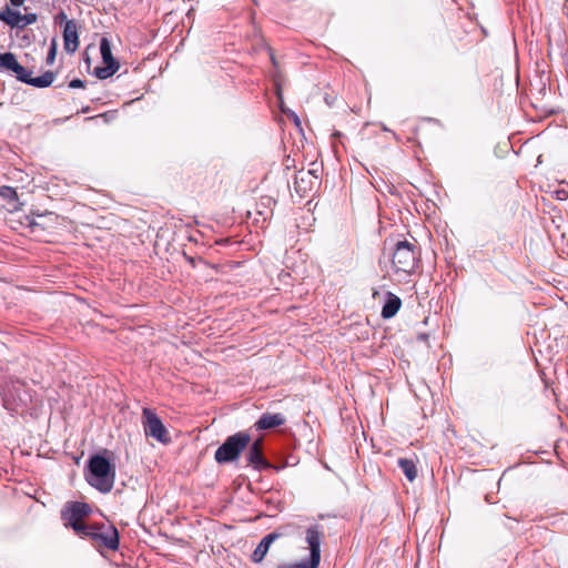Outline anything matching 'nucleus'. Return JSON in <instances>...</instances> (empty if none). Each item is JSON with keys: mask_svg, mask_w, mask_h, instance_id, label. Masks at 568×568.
I'll return each instance as SVG.
<instances>
[{"mask_svg": "<svg viewBox=\"0 0 568 568\" xmlns=\"http://www.w3.org/2000/svg\"><path fill=\"white\" fill-rule=\"evenodd\" d=\"M90 485L101 493H110L114 485L115 470L108 458L94 455L89 460Z\"/></svg>", "mask_w": 568, "mask_h": 568, "instance_id": "obj_1", "label": "nucleus"}, {"mask_svg": "<svg viewBox=\"0 0 568 568\" xmlns=\"http://www.w3.org/2000/svg\"><path fill=\"white\" fill-rule=\"evenodd\" d=\"M91 513L92 509L87 503L68 501L61 510V519L65 527H71L78 536H81L90 526L84 523V519Z\"/></svg>", "mask_w": 568, "mask_h": 568, "instance_id": "obj_2", "label": "nucleus"}, {"mask_svg": "<svg viewBox=\"0 0 568 568\" xmlns=\"http://www.w3.org/2000/svg\"><path fill=\"white\" fill-rule=\"evenodd\" d=\"M80 537L90 539L92 545L98 549L106 548L109 550H116L119 548V531L112 525L92 524Z\"/></svg>", "mask_w": 568, "mask_h": 568, "instance_id": "obj_3", "label": "nucleus"}, {"mask_svg": "<svg viewBox=\"0 0 568 568\" xmlns=\"http://www.w3.org/2000/svg\"><path fill=\"white\" fill-rule=\"evenodd\" d=\"M251 443V436L247 433L239 432L229 436L225 442L216 449L214 458L219 464H225L239 458L241 453Z\"/></svg>", "mask_w": 568, "mask_h": 568, "instance_id": "obj_4", "label": "nucleus"}, {"mask_svg": "<svg viewBox=\"0 0 568 568\" xmlns=\"http://www.w3.org/2000/svg\"><path fill=\"white\" fill-rule=\"evenodd\" d=\"M324 532L317 525L311 526L306 530V541L311 551L310 559L301 562H290L278 566V568H317L321 561V544Z\"/></svg>", "mask_w": 568, "mask_h": 568, "instance_id": "obj_5", "label": "nucleus"}, {"mask_svg": "<svg viewBox=\"0 0 568 568\" xmlns=\"http://www.w3.org/2000/svg\"><path fill=\"white\" fill-rule=\"evenodd\" d=\"M416 241H398L393 251V267L396 272L410 273L417 263L418 252Z\"/></svg>", "mask_w": 568, "mask_h": 568, "instance_id": "obj_6", "label": "nucleus"}, {"mask_svg": "<svg viewBox=\"0 0 568 568\" xmlns=\"http://www.w3.org/2000/svg\"><path fill=\"white\" fill-rule=\"evenodd\" d=\"M142 426L146 437H152L156 442L168 445L171 443V436L161 418L151 408L144 407L142 410Z\"/></svg>", "mask_w": 568, "mask_h": 568, "instance_id": "obj_7", "label": "nucleus"}, {"mask_svg": "<svg viewBox=\"0 0 568 568\" xmlns=\"http://www.w3.org/2000/svg\"><path fill=\"white\" fill-rule=\"evenodd\" d=\"M61 225V216L53 212L37 214L33 216L29 224L31 233L39 237H47L58 234Z\"/></svg>", "mask_w": 568, "mask_h": 568, "instance_id": "obj_8", "label": "nucleus"}, {"mask_svg": "<svg viewBox=\"0 0 568 568\" xmlns=\"http://www.w3.org/2000/svg\"><path fill=\"white\" fill-rule=\"evenodd\" d=\"M100 52L104 67H98L94 70L97 78L104 80L112 77L120 68L119 62L113 58L110 41L102 38L100 41Z\"/></svg>", "mask_w": 568, "mask_h": 568, "instance_id": "obj_9", "label": "nucleus"}, {"mask_svg": "<svg viewBox=\"0 0 568 568\" xmlns=\"http://www.w3.org/2000/svg\"><path fill=\"white\" fill-rule=\"evenodd\" d=\"M78 24L74 20H67L63 29L64 50L74 53L79 48Z\"/></svg>", "mask_w": 568, "mask_h": 568, "instance_id": "obj_10", "label": "nucleus"}, {"mask_svg": "<svg viewBox=\"0 0 568 568\" xmlns=\"http://www.w3.org/2000/svg\"><path fill=\"white\" fill-rule=\"evenodd\" d=\"M247 462L255 469H266L271 467V464L265 459L262 450V439L255 440L247 453Z\"/></svg>", "mask_w": 568, "mask_h": 568, "instance_id": "obj_11", "label": "nucleus"}, {"mask_svg": "<svg viewBox=\"0 0 568 568\" xmlns=\"http://www.w3.org/2000/svg\"><path fill=\"white\" fill-rule=\"evenodd\" d=\"M54 78L55 74L51 71H47L42 75L33 78L31 71L24 68V72L18 77V80L36 88H47L54 81Z\"/></svg>", "mask_w": 568, "mask_h": 568, "instance_id": "obj_12", "label": "nucleus"}, {"mask_svg": "<svg viewBox=\"0 0 568 568\" xmlns=\"http://www.w3.org/2000/svg\"><path fill=\"white\" fill-rule=\"evenodd\" d=\"M284 534H281V532H277V531H273L271 534H267L262 540L261 542L257 545V547L255 548V550L253 551L252 554V560L256 564L263 561V559L265 558L271 545L277 540L278 538H281Z\"/></svg>", "mask_w": 568, "mask_h": 568, "instance_id": "obj_13", "label": "nucleus"}, {"mask_svg": "<svg viewBox=\"0 0 568 568\" xmlns=\"http://www.w3.org/2000/svg\"><path fill=\"white\" fill-rule=\"evenodd\" d=\"M285 423V417L281 413H264L258 420L255 422L254 427L257 430H267L282 426Z\"/></svg>", "mask_w": 568, "mask_h": 568, "instance_id": "obj_14", "label": "nucleus"}, {"mask_svg": "<svg viewBox=\"0 0 568 568\" xmlns=\"http://www.w3.org/2000/svg\"><path fill=\"white\" fill-rule=\"evenodd\" d=\"M0 69L13 73L17 79L24 72L12 52L0 53Z\"/></svg>", "mask_w": 568, "mask_h": 568, "instance_id": "obj_15", "label": "nucleus"}, {"mask_svg": "<svg viewBox=\"0 0 568 568\" xmlns=\"http://www.w3.org/2000/svg\"><path fill=\"white\" fill-rule=\"evenodd\" d=\"M311 175H312L311 171H307V172L301 171L295 176V181H294L295 190L302 196L306 195L310 191H312L313 186L315 185L314 181L311 180Z\"/></svg>", "mask_w": 568, "mask_h": 568, "instance_id": "obj_16", "label": "nucleus"}, {"mask_svg": "<svg viewBox=\"0 0 568 568\" xmlns=\"http://www.w3.org/2000/svg\"><path fill=\"white\" fill-rule=\"evenodd\" d=\"M417 458H400L398 466L409 481L415 480L417 477Z\"/></svg>", "mask_w": 568, "mask_h": 568, "instance_id": "obj_17", "label": "nucleus"}, {"mask_svg": "<svg viewBox=\"0 0 568 568\" xmlns=\"http://www.w3.org/2000/svg\"><path fill=\"white\" fill-rule=\"evenodd\" d=\"M2 12V21L4 23L11 28L22 29V14L19 11H14L10 9V7L6 6V9Z\"/></svg>", "mask_w": 568, "mask_h": 568, "instance_id": "obj_18", "label": "nucleus"}, {"mask_svg": "<svg viewBox=\"0 0 568 568\" xmlns=\"http://www.w3.org/2000/svg\"><path fill=\"white\" fill-rule=\"evenodd\" d=\"M0 197L11 206V210L19 207V197L14 187L8 185L0 186Z\"/></svg>", "mask_w": 568, "mask_h": 568, "instance_id": "obj_19", "label": "nucleus"}, {"mask_svg": "<svg viewBox=\"0 0 568 568\" xmlns=\"http://www.w3.org/2000/svg\"><path fill=\"white\" fill-rule=\"evenodd\" d=\"M55 55H57V42H55V40H52L49 52H48V57H47V63L52 64L55 60Z\"/></svg>", "mask_w": 568, "mask_h": 568, "instance_id": "obj_20", "label": "nucleus"}, {"mask_svg": "<svg viewBox=\"0 0 568 568\" xmlns=\"http://www.w3.org/2000/svg\"><path fill=\"white\" fill-rule=\"evenodd\" d=\"M38 16L36 13L22 14V29L29 24L37 22Z\"/></svg>", "mask_w": 568, "mask_h": 568, "instance_id": "obj_21", "label": "nucleus"}, {"mask_svg": "<svg viewBox=\"0 0 568 568\" xmlns=\"http://www.w3.org/2000/svg\"><path fill=\"white\" fill-rule=\"evenodd\" d=\"M382 315L385 318H389L390 317V293L387 294V298H386V301L384 303V306L382 308Z\"/></svg>", "mask_w": 568, "mask_h": 568, "instance_id": "obj_22", "label": "nucleus"}, {"mask_svg": "<svg viewBox=\"0 0 568 568\" xmlns=\"http://www.w3.org/2000/svg\"><path fill=\"white\" fill-rule=\"evenodd\" d=\"M400 306H402L400 298L393 294V316L398 312Z\"/></svg>", "mask_w": 568, "mask_h": 568, "instance_id": "obj_23", "label": "nucleus"}, {"mask_svg": "<svg viewBox=\"0 0 568 568\" xmlns=\"http://www.w3.org/2000/svg\"><path fill=\"white\" fill-rule=\"evenodd\" d=\"M69 87L72 89L84 88V82L81 79H73L70 81Z\"/></svg>", "mask_w": 568, "mask_h": 568, "instance_id": "obj_24", "label": "nucleus"}, {"mask_svg": "<svg viewBox=\"0 0 568 568\" xmlns=\"http://www.w3.org/2000/svg\"><path fill=\"white\" fill-rule=\"evenodd\" d=\"M10 3L13 7H21L24 3V0H10Z\"/></svg>", "mask_w": 568, "mask_h": 568, "instance_id": "obj_25", "label": "nucleus"}, {"mask_svg": "<svg viewBox=\"0 0 568 568\" xmlns=\"http://www.w3.org/2000/svg\"><path fill=\"white\" fill-rule=\"evenodd\" d=\"M312 172L311 180L314 181V184L318 182V175L315 173V170H310Z\"/></svg>", "mask_w": 568, "mask_h": 568, "instance_id": "obj_26", "label": "nucleus"}, {"mask_svg": "<svg viewBox=\"0 0 568 568\" xmlns=\"http://www.w3.org/2000/svg\"><path fill=\"white\" fill-rule=\"evenodd\" d=\"M60 18H61V20H64V19H67V16H65V13L61 12V13H60Z\"/></svg>", "mask_w": 568, "mask_h": 568, "instance_id": "obj_27", "label": "nucleus"}, {"mask_svg": "<svg viewBox=\"0 0 568 568\" xmlns=\"http://www.w3.org/2000/svg\"><path fill=\"white\" fill-rule=\"evenodd\" d=\"M419 338L423 339V341H426L427 336L426 335H420Z\"/></svg>", "mask_w": 568, "mask_h": 568, "instance_id": "obj_28", "label": "nucleus"}, {"mask_svg": "<svg viewBox=\"0 0 568 568\" xmlns=\"http://www.w3.org/2000/svg\"><path fill=\"white\" fill-rule=\"evenodd\" d=\"M2 17H3V12H0V20H2Z\"/></svg>", "mask_w": 568, "mask_h": 568, "instance_id": "obj_29", "label": "nucleus"}]
</instances>
